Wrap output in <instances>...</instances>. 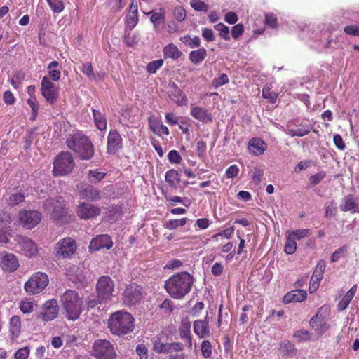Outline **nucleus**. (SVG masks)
Returning a JSON list of instances; mask_svg holds the SVG:
<instances>
[{
  "mask_svg": "<svg viewBox=\"0 0 359 359\" xmlns=\"http://www.w3.org/2000/svg\"><path fill=\"white\" fill-rule=\"evenodd\" d=\"M62 313L69 320H77L83 311V302L77 292L67 290L60 297Z\"/></svg>",
  "mask_w": 359,
  "mask_h": 359,
  "instance_id": "7ed1b4c3",
  "label": "nucleus"
},
{
  "mask_svg": "<svg viewBox=\"0 0 359 359\" xmlns=\"http://www.w3.org/2000/svg\"><path fill=\"white\" fill-rule=\"evenodd\" d=\"M0 225L6 229H12V219L10 213L4 212L2 215H0Z\"/></svg>",
  "mask_w": 359,
  "mask_h": 359,
  "instance_id": "de8ad7c7",
  "label": "nucleus"
},
{
  "mask_svg": "<svg viewBox=\"0 0 359 359\" xmlns=\"http://www.w3.org/2000/svg\"><path fill=\"white\" fill-rule=\"evenodd\" d=\"M191 6L197 11L207 12L208 6L201 0H191L190 2Z\"/></svg>",
  "mask_w": 359,
  "mask_h": 359,
  "instance_id": "052dcab7",
  "label": "nucleus"
},
{
  "mask_svg": "<svg viewBox=\"0 0 359 359\" xmlns=\"http://www.w3.org/2000/svg\"><path fill=\"white\" fill-rule=\"evenodd\" d=\"M196 149H197L198 156L201 159L203 158L206 155V150H207L206 142L203 140H198L196 142Z\"/></svg>",
  "mask_w": 359,
  "mask_h": 359,
  "instance_id": "680f3d73",
  "label": "nucleus"
},
{
  "mask_svg": "<svg viewBox=\"0 0 359 359\" xmlns=\"http://www.w3.org/2000/svg\"><path fill=\"white\" fill-rule=\"evenodd\" d=\"M25 74L22 71H18L14 73L13 77L11 79V83L13 87L17 89L22 81L25 79Z\"/></svg>",
  "mask_w": 359,
  "mask_h": 359,
  "instance_id": "5fc2aeb1",
  "label": "nucleus"
},
{
  "mask_svg": "<svg viewBox=\"0 0 359 359\" xmlns=\"http://www.w3.org/2000/svg\"><path fill=\"white\" fill-rule=\"evenodd\" d=\"M41 212L36 210H21L18 214L20 224L26 229H32L41 222Z\"/></svg>",
  "mask_w": 359,
  "mask_h": 359,
  "instance_id": "9b49d317",
  "label": "nucleus"
},
{
  "mask_svg": "<svg viewBox=\"0 0 359 359\" xmlns=\"http://www.w3.org/2000/svg\"><path fill=\"white\" fill-rule=\"evenodd\" d=\"M194 331L200 339H203L210 335L208 315H206L203 320H196L194 322Z\"/></svg>",
  "mask_w": 359,
  "mask_h": 359,
  "instance_id": "b1692460",
  "label": "nucleus"
},
{
  "mask_svg": "<svg viewBox=\"0 0 359 359\" xmlns=\"http://www.w3.org/2000/svg\"><path fill=\"white\" fill-rule=\"evenodd\" d=\"M41 92L49 104H53L56 102L58 98V89L47 76L42 79Z\"/></svg>",
  "mask_w": 359,
  "mask_h": 359,
  "instance_id": "4468645a",
  "label": "nucleus"
},
{
  "mask_svg": "<svg viewBox=\"0 0 359 359\" xmlns=\"http://www.w3.org/2000/svg\"><path fill=\"white\" fill-rule=\"evenodd\" d=\"M149 129L156 135H168L170 134L168 128L163 125L161 118L155 116H150L148 119Z\"/></svg>",
  "mask_w": 359,
  "mask_h": 359,
  "instance_id": "5701e85b",
  "label": "nucleus"
},
{
  "mask_svg": "<svg viewBox=\"0 0 359 359\" xmlns=\"http://www.w3.org/2000/svg\"><path fill=\"white\" fill-rule=\"evenodd\" d=\"M207 56V50L205 48H201L189 53V58L194 64L201 62Z\"/></svg>",
  "mask_w": 359,
  "mask_h": 359,
  "instance_id": "f704fd0d",
  "label": "nucleus"
},
{
  "mask_svg": "<svg viewBox=\"0 0 359 359\" xmlns=\"http://www.w3.org/2000/svg\"><path fill=\"white\" fill-rule=\"evenodd\" d=\"M169 96L179 106L187 105L188 103L186 95L175 83L171 86Z\"/></svg>",
  "mask_w": 359,
  "mask_h": 359,
  "instance_id": "bb28decb",
  "label": "nucleus"
},
{
  "mask_svg": "<svg viewBox=\"0 0 359 359\" xmlns=\"http://www.w3.org/2000/svg\"><path fill=\"white\" fill-rule=\"evenodd\" d=\"M20 266L18 257L13 253L3 252L0 253V266L6 272H14Z\"/></svg>",
  "mask_w": 359,
  "mask_h": 359,
  "instance_id": "f3484780",
  "label": "nucleus"
},
{
  "mask_svg": "<svg viewBox=\"0 0 359 359\" xmlns=\"http://www.w3.org/2000/svg\"><path fill=\"white\" fill-rule=\"evenodd\" d=\"M21 330V320L18 316H13L10 320V333L12 339L19 337Z\"/></svg>",
  "mask_w": 359,
  "mask_h": 359,
  "instance_id": "473e14b6",
  "label": "nucleus"
},
{
  "mask_svg": "<svg viewBox=\"0 0 359 359\" xmlns=\"http://www.w3.org/2000/svg\"><path fill=\"white\" fill-rule=\"evenodd\" d=\"M81 72L90 80L95 79V74L90 62L83 63Z\"/></svg>",
  "mask_w": 359,
  "mask_h": 359,
  "instance_id": "13d9d810",
  "label": "nucleus"
},
{
  "mask_svg": "<svg viewBox=\"0 0 359 359\" xmlns=\"http://www.w3.org/2000/svg\"><path fill=\"white\" fill-rule=\"evenodd\" d=\"M329 311V307L324 305L320 307L316 313L309 321V324L312 328L316 327V324L319 323L324 321L325 317L323 316V313H327Z\"/></svg>",
  "mask_w": 359,
  "mask_h": 359,
  "instance_id": "c9c22d12",
  "label": "nucleus"
},
{
  "mask_svg": "<svg viewBox=\"0 0 359 359\" xmlns=\"http://www.w3.org/2000/svg\"><path fill=\"white\" fill-rule=\"evenodd\" d=\"M108 327L112 334L124 337L135 329V318L127 311H118L108 319Z\"/></svg>",
  "mask_w": 359,
  "mask_h": 359,
  "instance_id": "f03ea898",
  "label": "nucleus"
},
{
  "mask_svg": "<svg viewBox=\"0 0 359 359\" xmlns=\"http://www.w3.org/2000/svg\"><path fill=\"white\" fill-rule=\"evenodd\" d=\"M279 350L282 353L283 356L285 358L291 357L297 353L295 346L290 341L281 342Z\"/></svg>",
  "mask_w": 359,
  "mask_h": 359,
  "instance_id": "72a5a7b5",
  "label": "nucleus"
},
{
  "mask_svg": "<svg viewBox=\"0 0 359 359\" xmlns=\"http://www.w3.org/2000/svg\"><path fill=\"white\" fill-rule=\"evenodd\" d=\"M168 161L171 163L178 164L181 163L182 158L179 152L176 150H171L168 154Z\"/></svg>",
  "mask_w": 359,
  "mask_h": 359,
  "instance_id": "e2e57ef3",
  "label": "nucleus"
},
{
  "mask_svg": "<svg viewBox=\"0 0 359 359\" xmlns=\"http://www.w3.org/2000/svg\"><path fill=\"white\" fill-rule=\"evenodd\" d=\"M101 209L97 205L88 203H81L77 206L76 214L81 219H90L98 216Z\"/></svg>",
  "mask_w": 359,
  "mask_h": 359,
  "instance_id": "2eb2a0df",
  "label": "nucleus"
},
{
  "mask_svg": "<svg viewBox=\"0 0 359 359\" xmlns=\"http://www.w3.org/2000/svg\"><path fill=\"white\" fill-rule=\"evenodd\" d=\"M27 104L32 109L31 120L34 121L38 115L39 109V102L36 97H30L27 100Z\"/></svg>",
  "mask_w": 359,
  "mask_h": 359,
  "instance_id": "603ef678",
  "label": "nucleus"
},
{
  "mask_svg": "<svg viewBox=\"0 0 359 359\" xmlns=\"http://www.w3.org/2000/svg\"><path fill=\"white\" fill-rule=\"evenodd\" d=\"M266 148V142L259 137H253L248 142L249 152L256 156L263 154Z\"/></svg>",
  "mask_w": 359,
  "mask_h": 359,
  "instance_id": "a878e982",
  "label": "nucleus"
},
{
  "mask_svg": "<svg viewBox=\"0 0 359 359\" xmlns=\"http://www.w3.org/2000/svg\"><path fill=\"white\" fill-rule=\"evenodd\" d=\"M262 97L264 99H267L271 104H274L278 97V93L271 91V88L268 86H265L262 89Z\"/></svg>",
  "mask_w": 359,
  "mask_h": 359,
  "instance_id": "a18cd8bd",
  "label": "nucleus"
},
{
  "mask_svg": "<svg viewBox=\"0 0 359 359\" xmlns=\"http://www.w3.org/2000/svg\"><path fill=\"white\" fill-rule=\"evenodd\" d=\"M113 246L111 238L107 234H101L94 237L89 245L90 251H98L102 249L109 250Z\"/></svg>",
  "mask_w": 359,
  "mask_h": 359,
  "instance_id": "6ab92c4d",
  "label": "nucleus"
},
{
  "mask_svg": "<svg viewBox=\"0 0 359 359\" xmlns=\"http://www.w3.org/2000/svg\"><path fill=\"white\" fill-rule=\"evenodd\" d=\"M325 267L326 263L324 260H320L316 266L309 283V291L310 293H313L318 290L320 280L323 279Z\"/></svg>",
  "mask_w": 359,
  "mask_h": 359,
  "instance_id": "a211bd4d",
  "label": "nucleus"
},
{
  "mask_svg": "<svg viewBox=\"0 0 359 359\" xmlns=\"http://www.w3.org/2000/svg\"><path fill=\"white\" fill-rule=\"evenodd\" d=\"M87 175L91 182L97 183L100 182L105 177L106 173L99 171L98 169H95L89 170Z\"/></svg>",
  "mask_w": 359,
  "mask_h": 359,
  "instance_id": "c03bdc74",
  "label": "nucleus"
},
{
  "mask_svg": "<svg viewBox=\"0 0 359 359\" xmlns=\"http://www.w3.org/2000/svg\"><path fill=\"white\" fill-rule=\"evenodd\" d=\"M136 352L139 356V359H148L147 348L144 344H140L137 346Z\"/></svg>",
  "mask_w": 359,
  "mask_h": 359,
  "instance_id": "69168bd1",
  "label": "nucleus"
},
{
  "mask_svg": "<svg viewBox=\"0 0 359 359\" xmlns=\"http://www.w3.org/2000/svg\"><path fill=\"white\" fill-rule=\"evenodd\" d=\"M93 353L97 359H116L114 346L108 340H98L94 343Z\"/></svg>",
  "mask_w": 359,
  "mask_h": 359,
  "instance_id": "1a4fd4ad",
  "label": "nucleus"
},
{
  "mask_svg": "<svg viewBox=\"0 0 359 359\" xmlns=\"http://www.w3.org/2000/svg\"><path fill=\"white\" fill-rule=\"evenodd\" d=\"M165 177L166 182L170 187L175 189L177 187V185L180 183V177L179 173L177 170L174 169L169 170L166 172Z\"/></svg>",
  "mask_w": 359,
  "mask_h": 359,
  "instance_id": "e433bc0d",
  "label": "nucleus"
},
{
  "mask_svg": "<svg viewBox=\"0 0 359 359\" xmlns=\"http://www.w3.org/2000/svg\"><path fill=\"white\" fill-rule=\"evenodd\" d=\"M49 279L46 273L36 272L25 283L24 289L29 295L41 293L48 285Z\"/></svg>",
  "mask_w": 359,
  "mask_h": 359,
  "instance_id": "0eeeda50",
  "label": "nucleus"
},
{
  "mask_svg": "<svg viewBox=\"0 0 359 359\" xmlns=\"http://www.w3.org/2000/svg\"><path fill=\"white\" fill-rule=\"evenodd\" d=\"M93 116L96 128L100 131L107 128V119L105 116L99 110L93 109Z\"/></svg>",
  "mask_w": 359,
  "mask_h": 359,
  "instance_id": "2f4dec72",
  "label": "nucleus"
},
{
  "mask_svg": "<svg viewBox=\"0 0 359 359\" xmlns=\"http://www.w3.org/2000/svg\"><path fill=\"white\" fill-rule=\"evenodd\" d=\"M75 162L72 154L69 151L60 152L53 163V174L54 176H63L72 172Z\"/></svg>",
  "mask_w": 359,
  "mask_h": 359,
  "instance_id": "423d86ee",
  "label": "nucleus"
},
{
  "mask_svg": "<svg viewBox=\"0 0 359 359\" xmlns=\"http://www.w3.org/2000/svg\"><path fill=\"white\" fill-rule=\"evenodd\" d=\"M229 81V77L226 74H221L218 77H215L212 80V86L215 88H217L219 86L228 83Z\"/></svg>",
  "mask_w": 359,
  "mask_h": 359,
  "instance_id": "bf43d9fd",
  "label": "nucleus"
},
{
  "mask_svg": "<svg viewBox=\"0 0 359 359\" xmlns=\"http://www.w3.org/2000/svg\"><path fill=\"white\" fill-rule=\"evenodd\" d=\"M186 11L182 6H177L174 10L175 18L179 22L183 21L186 18Z\"/></svg>",
  "mask_w": 359,
  "mask_h": 359,
  "instance_id": "338daca9",
  "label": "nucleus"
},
{
  "mask_svg": "<svg viewBox=\"0 0 359 359\" xmlns=\"http://www.w3.org/2000/svg\"><path fill=\"white\" fill-rule=\"evenodd\" d=\"M46 1L54 13H61L65 8L62 0H46Z\"/></svg>",
  "mask_w": 359,
  "mask_h": 359,
  "instance_id": "864d4df0",
  "label": "nucleus"
},
{
  "mask_svg": "<svg viewBox=\"0 0 359 359\" xmlns=\"http://www.w3.org/2000/svg\"><path fill=\"white\" fill-rule=\"evenodd\" d=\"M147 14H151L150 17V21L154 25V28L157 30L158 29V26L161 24L165 22V10L163 8L159 9V12H154V11H150Z\"/></svg>",
  "mask_w": 359,
  "mask_h": 359,
  "instance_id": "c756f323",
  "label": "nucleus"
},
{
  "mask_svg": "<svg viewBox=\"0 0 359 359\" xmlns=\"http://www.w3.org/2000/svg\"><path fill=\"white\" fill-rule=\"evenodd\" d=\"M46 210H50L52 208L51 217L53 219L60 222L63 221L67 212L65 208L64 201L61 196L50 198L44 204Z\"/></svg>",
  "mask_w": 359,
  "mask_h": 359,
  "instance_id": "9d476101",
  "label": "nucleus"
},
{
  "mask_svg": "<svg viewBox=\"0 0 359 359\" xmlns=\"http://www.w3.org/2000/svg\"><path fill=\"white\" fill-rule=\"evenodd\" d=\"M187 219L186 217L180 219H170L164 224V227L167 229L173 230L179 226H183L186 224Z\"/></svg>",
  "mask_w": 359,
  "mask_h": 359,
  "instance_id": "37998d69",
  "label": "nucleus"
},
{
  "mask_svg": "<svg viewBox=\"0 0 359 359\" xmlns=\"http://www.w3.org/2000/svg\"><path fill=\"white\" fill-rule=\"evenodd\" d=\"M34 304L30 299L25 298L19 303V308L23 313H30L34 311Z\"/></svg>",
  "mask_w": 359,
  "mask_h": 359,
  "instance_id": "ea45409f",
  "label": "nucleus"
},
{
  "mask_svg": "<svg viewBox=\"0 0 359 359\" xmlns=\"http://www.w3.org/2000/svg\"><path fill=\"white\" fill-rule=\"evenodd\" d=\"M190 114L194 118L203 123H210L213 118L212 114L208 109L196 106L194 104H190Z\"/></svg>",
  "mask_w": 359,
  "mask_h": 359,
  "instance_id": "412c9836",
  "label": "nucleus"
},
{
  "mask_svg": "<svg viewBox=\"0 0 359 359\" xmlns=\"http://www.w3.org/2000/svg\"><path fill=\"white\" fill-rule=\"evenodd\" d=\"M190 327L191 325L189 323L182 325V327L180 328V335L183 340L186 341L188 346L189 347H191L192 337L191 334Z\"/></svg>",
  "mask_w": 359,
  "mask_h": 359,
  "instance_id": "4c0bfd02",
  "label": "nucleus"
},
{
  "mask_svg": "<svg viewBox=\"0 0 359 359\" xmlns=\"http://www.w3.org/2000/svg\"><path fill=\"white\" fill-rule=\"evenodd\" d=\"M163 60H156L150 62L146 67L147 71L150 74H155L163 65Z\"/></svg>",
  "mask_w": 359,
  "mask_h": 359,
  "instance_id": "6e6d98bb",
  "label": "nucleus"
},
{
  "mask_svg": "<svg viewBox=\"0 0 359 359\" xmlns=\"http://www.w3.org/2000/svg\"><path fill=\"white\" fill-rule=\"evenodd\" d=\"M143 288L137 283L128 285L123 292V302L126 306L135 305L142 298Z\"/></svg>",
  "mask_w": 359,
  "mask_h": 359,
  "instance_id": "f8f14e48",
  "label": "nucleus"
},
{
  "mask_svg": "<svg viewBox=\"0 0 359 359\" xmlns=\"http://www.w3.org/2000/svg\"><path fill=\"white\" fill-rule=\"evenodd\" d=\"M25 200V195L21 192L14 193L10 195L8 203L11 206H15Z\"/></svg>",
  "mask_w": 359,
  "mask_h": 359,
  "instance_id": "8fccbe9b",
  "label": "nucleus"
},
{
  "mask_svg": "<svg viewBox=\"0 0 359 359\" xmlns=\"http://www.w3.org/2000/svg\"><path fill=\"white\" fill-rule=\"evenodd\" d=\"M21 252L26 257H32L38 254V246L31 238L17 235L15 238Z\"/></svg>",
  "mask_w": 359,
  "mask_h": 359,
  "instance_id": "ddd939ff",
  "label": "nucleus"
},
{
  "mask_svg": "<svg viewBox=\"0 0 359 359\" xmlns=\"http://www.w3.org/2000/svg\"><path fill=\"white\" fill-rule=\"evenodd\" d=\"M153 350L156 353H169V343H163L160 339H155L153 343Z\"/></svg>",
  "mask_w": 359,
  "mask_h": 359,
  "instance_id": "79ce46f5",
  "label": "nucleus"
},
{
  "mask_svg": "<svg viewBox=\"0 0 359 359\" xmlns=\"http://www.w3.org/2000/svg\"><path fill=\"white\" fill-rule=\"evenodd\" d=\"M79 196L82 199L89 201H95L102 198L101 191L88 184L81 186Z\"/></svg>",
  "mask_w": 359,
  "mask_h": 359,
  "instance_id": "aec40b11",
  "label": "nucleus"
},
{
  "mask_svg": "<svg viewBox=\"0 0 359 359\" xmlns=\"http://www.w3.org/2000/svg\"><path fill=\"white\" fill-rule=\"evenodd\" d=\"M107 4L112 12L120 11L125 6L124 0H107Z\"/></svg>",
  "mask_w": 359,
  "mask_h": 359,
  "instance_id": "4d7b16f0",
  "label": "nucleus"
},
{
  "mask_svg": "<svg viewBox=\"0 0 359 359\" xmlns=\"http://www.w3.org/2000/svg\"><path fill=\"white\" fill-rule=\"evenodd\" d=\"M67 147L74 151L79 158L89 160L94 155V147L90 139L81 132L70 135L66 140Z\"/></svg>",
  "mask_w": 359,
  "mask_h": 359,
  "instance_id": "20e7f679",
  "label": "nucleus"
},
{
  "mask_svg": "<svg viewBox=\"0 0 359 359\" xmlns=\"http://www.w3.org/2000/svg\"><path fill=\"white\" fill-rule=\"evenodd\" d=\"M344 31L348 35L359 36V26L347 25L344 27Z\"/></svg>",
  "mask_w": 359,
  "mask_h": 359,
  "instance_id": "774afa93",
  "label": "nucleus"
},
{
  "mask_svg": "<svg viewBox=\"0 0 359 359\" xmlns=\"http://www.w3.org/2000/svg\"><path fill=\"white\" fill-rule=\"evenodd\" d=\"M311 132L309 126H301L297 129L287 128V134L291 137H303L308 135Z\"/></svg>",
  "mask_w": 359,
  "mask_h": 359,
  "instance_id": "58836bf2",
  "label": "nucleus"
},
{
  "mask_svg": "<svg viewBox=\"0 0 359 359\" xmlns=\"http://www.w3.org/2000/svg\"><path fill=\"white\" fill-rule=\"evenodd\" d=\"M307 297L306 290L301 289H296L287 292L283 297L282 302L285 304H288L292 302H302Z\"/></svg>",
  "mask_w": 359,
  "mask_h": 359,
  "instance_id": "393cba45",
  "label": "nucleus"
},
{
  "mask_svg": "<svg viewBox=\"0 0 359 359\" xmlns=\"http://www.w3.org/2000/svg\"><path fill=\"white\" fill-rule=\"evenodd\" d=\"M215 29L219 32V36L225 41H229V28L223 23H218L215 25Z\"/></svg>",
  "mask_w": 359,
  "mask_h": 359,
  "instance_id": "49530a36",
  "label": "nucleus"
},
{
  "mask_svg": "<svg viewBox=\"0 0 359 359\" xmlns=\"http://www.w3.org/2000/svg\"><path fill=\"white\" fill-rule=\"evenodd\" d=\"M126 22L130 27H135L138 22V15L137 13H128L126 17Z\"/></svg>",
  "mask_w": 359,
  "mask_h": 359,
  "instance_id": "0e129e2a",
  "label": "nucleus"
},
{
  "mask_svg": "<svg viewBox=\"0 0 359 359\" xmlns=\"http://www.w3.org/2000/svg\"><path fill=\"white\" fill-rule=\"evenodd\" d=\"M182 55V52L174 43H169L163 48V55L165 58H171L176 60L179 59Z\"/></svg>",
  "mask_w": 359,
  "mask_h": 359,
  "instance_id": "7c9ffc66",
  "label": "nucleus"
},
{
  "mask_svg": "<svg viewBox=\"0 0 359 359\" xmlns=\"http://www.w3.org/2000/svg\"><path fill=\"white\" fill-rule=\"evenodd\" d=\"M297 250V243L294 237L286 235V242L284 247V251L287 255H292Z\"/></svg>",
  "mask_w": 359,
  "mask_h": 359,
  "instance_id": "a19ab883",
  "label": "nucleus"
},
{
  "mask_svg": "<svg viewBox=\"0 0 359 359\" xmlns=\"http://www.w3.org/2000/svg\"><path fill=\"white\" fill-rule=\"evenodd\" d=\"M77 250V245L75 240L70 237L60 239L54 248L55 255L62 259H69Z\"/></svg>",
  "mask_w": 359,
  "mask_h": 359,
  "instance_id": "6e6552de",
  "label": "nucleus"
},
{
  "mask_svg": "<svg viewBox=\"0 0 359 359\" xmlns=\"http://www.w3.org/2000/svg\"><path fill=\"white\" fill-rule=\"evenodd\" d=\"M122 138L119 133L116 130H111L107 137V152L111 154H116L122 148Z\"/></svg>",
  "mask_w": 359,
  "mask_h": 359,
  "instance_id": "4be33fe9",
  "label": "nucleus"
},
{
  "mask_svg": "<svg viewBox=\"0 0 359 359\" xmlns=\"http://www.w3.org/2000/svg\"><path fill=\"white\" fill-rule=\"evenodd\" d=\"M357 291V285H354L345 294L343 299L337 304L338 311H344L352 301Z\"/></svg>",
  "mask_w": 359,
  "mask_h": 359,
  "instance_id": "cd10ccee",
  "label": "nucleus"
},
{
  "mask_svg": "<svg viewBox=\"0 0 359 359\" xmlns=\"http://www.w3.org/2000/svg\"><path fill=\"white\" fill-rule=\"evenodd\" d=\"M339 208L342 212H359L358 205L355 203L351 195H348L344 198V203L340 205Z\"/></svg>",
  "mask_w": 359,
  "mask_h": 359,
  "instance_id": "c85d7f7f",
  "label": "nucleus"
},
{
  "mask_svg": "<svg viewBox=\"0 0 359 359\" xmlns=\"http://www.w3.org/2000/svg\"><path fill=\"white\" fill-rule=\"evenodd\" d=\"M193 285V276L189 273L183 271L170 276L165 281L164 287L171 297L180 299L190 292Z\"/></svg>",
  "mask_w": 359,
  "mask_h": 359,
  "instance_id": "f257e3e1",
  "label": "nucleus"
},
{
  "mask_svg": "<svg viewBox=\"0 0 359 359\" xmlns=\"http://www.w3.org/2000/svg\"><path fill=\"white\" fill-rule=\"evenodd\" d=\"M58 303L55 299L46 301L42 306V311L39 317L43 321H50L57 318L58 315Z\"/></svg>",
  "mask_w": 359,
  "mask_h": 359,
  "instance_id": "dca6fc26",
  "label": "nucleus"
},
{
  "mask_svg": "<svg viewBox=\"0 0 359 359\" xmlns=\"http://www.w3.org/2000/svg\"><path fill=\"white\" fill-rule=\"evenodd\" d=\"M114 291V283L113 280L108 276H101L96 285V292L97 300L90 301L88 306L93 307L97 303L106 302L111 300Z\"/></svg>",
  "mask_w": 359,
  "mask_h": 359,
  "instance_id": "39448f33",
  "label": "nucleus"
},
{
  "mask_svg": "<svg viewBox=\"0 0 359 359\" xmlns=\"http://www.w3.org/2000/svg\"><path fill=\"white\" fill-rule=\"evenodd\" d=\"M286 235L294 237V239L300 240L303 238L308 237L310 235L309 229H297L295 231H287Z\"/></svg>",
  "mask_w": 359,
  "mask_h": 359,
  "instance_id": "3c124183",
  "label": "nucleus"
},
{
  "mask_svg": "<svg viewBox=\"0 0 359 359\" xmlns=\"http://www.w3.org/2000/svg\"><path fill=\"white\" fill-rule=\"evenodd\" d=\"M212 344L209 341H203L201 344V351L202 356L205 359L210 358L212 353Z\"/></svg>",
  "mask_w": 359,
  "mask_h": 359,
  "instance_id": "09e8293b",
  "label": "nucleus"
}]
</instances>
